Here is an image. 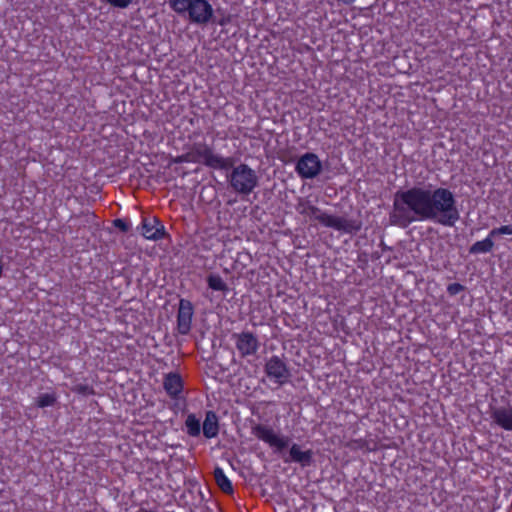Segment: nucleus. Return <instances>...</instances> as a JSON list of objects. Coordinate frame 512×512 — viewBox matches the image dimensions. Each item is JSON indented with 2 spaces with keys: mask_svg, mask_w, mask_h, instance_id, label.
<instances>
[{
  "mask_svg": "<svg viewBox=\"0 0 512 512\" xmlns=\"http://www.w3.org/2000/svg\"><path fill=\"white\" fill-rule=\"evenodd\" d=\"M448 211V188L435 190L412 187L394 195L389 220L392 225L407 228L415 221L436 218Z\"/></svg>",
  "mask_w": 512,
  "mask_h": 512,
  "instance_id": "nucleus-1",
  "label": "nucleus"
},
{
  "mask_svg": "<svg viewBox=\"0 0 512 512\" xmlns=\"http://www.w3.org/2000/svg\"><path fill=\"white\" fill-rule=\"evenodd\" d=\"M296 210L303 216H310L327 228L335 229L345 234H355L362 228V222L358 219H348L322 212L309 200L299 199Z\"/></svg>",
  "mask_w": 512,
  "mask_h": 512,
  "instance_id": "nucleus-2",
  "label": "nucleus"
},
{
  "mask_svg": "<svg viewBox=\"0 0 512 512\" xmlns=\"http://www.w3.org/2000/svg\"><path fill=\"white\" fill-rule=\"evenodd\" d=\"M190 157L194 164H202L214 170H230L234 165L233 157H224L214 152L213 146L205 140L195 141L188 147Z\"/></svg>",
  "mask_w": 512,
  "mask_h": 512,
  "instance_id": "nucleus-3",
  "label": "nucleus"
},
{
  "mask_svg": "<svg viewBox=\"0 0 512 512\" xmlns=\"http://www.w3.org/2000/svg\"><path fill=\"white\" fill-rule=\"evenodd\" d=\"M230 169L227 182L235 193L247 196L258 186V175L248 164L240 163L237 166L233 165Z\"/></svg>",
  "mask_w": 512,
  "mask_h": 512,
  "instance_id": "nucleus-4",
  "label": "nucleus"
},
{
  "mask_svg": "<svg viewBox=\"0 0 512 512\" xmlns=\"http://www.w3.org/2000/svg\"><path fill=\"white\" fill-rule=\"evenodd\" d=\"M264 372L266 376L276 384H285L289 382L291 377V371L285 358L277 355H273L267 359Z\"/></svg>",
  "mask_w": 512,
  "mask_h": 512,
  "instance_id": "nucleus-5",
  "label": "nucleus"
},
{
  "mask_svg": "<svg viewBox=\"0 0 512 512\" xmlns=\"http://www.w3.org/2000/svg\"><path fill=\"white\" fill-rule=\"evenodd\" d=\"M235 348L241 358L253 357L258 353L260 341L251 331H242L232 334Z\"/></svg>",
  "mask_w": 512,
  "mask_h": 512,
  "instance_id": "nucleus-6",
  "label": "nucleus"
},
{
  "mask_svg": "<svg viewBox=\"0 0 512 512\" xmlns=\"http://www.w3.org/2000/svg\"><path fill=\"white\" fill-rule=\"evenodd\" d=\"M295 171L302 179H313L322 171V162L317 154L307 152L298 159Z\"/></svg>",
  "mask_w": 512,
  "mask_h": 512,
  "instance_id": "nucleus-7",
  "label": "nucleus"
},
{
  "mask_svg": "<svg viewBox=\"0 0 512 512\" xmlns=\"http://www.w3.org/2000/svg\"><path fill=\"white\" fill-rule=\"evenodd\" d=\"M252 434L258 439L268 444L271 448L277 451L284 450L289 443V438L286 436H279L275 433L273 428L257 424L252 427Z\"/></svg>",
  "mask_w": 512,
  "mask_h": 512,
  "instance_id": "nucleus-8",
  "label": "nucleus"
},
{
  "mask_svg": "<svg viewBox=\"0 0 512 512\" xmlns=\"http://www.w3.org/2000/svg\"><path fill=\"white\" fill-rule=\"evenodd\" d=\"M187 15L191 23L206 25L212 21L214 9L208 0H192Z\"/></svg>",
  "mask_w": 512,
  "mask_h": 512,
  "instance_id": "nucleus-9",
  "label": "nucleus"
},
{
  "mask_svg": "<svg viewBox=\"0 0 512 512\" xmlns=\"http://www.w3.org/2000/svg\"><path fill=\"white\" fill-rule=\"evenodd\" d=\"M137 229L146 240L150 241H159L168 236L165 226L156 216H143Z\"/></svg>",
  "mask_w": 512,
  "mask_h": 512,
  "instance_id": "nucleus-10",
  "label": "nucleus"
},
{
  "mask_svg": "<svg viewBox=\"0 0 512 512\" xmlns=\"http://www.w3.org/2000/svg\"><path fill=\"white\" fill-rule=\"evenodd\" d=\"M194 306L188 299H180L176 316L177 331L181 335H187L192 327Z\"/></svg>",
  "mask_w": 512,
  "mask_h": 512,
  "instance_id": "nucleus-11",
  "label": "nucleus"
},
{
  "mask_svg": "<svg viewBox=\"0 0 512 512\" xmlns=\"http://www.w3.org/2000/svg\"><path fill=\"white\" fill-rule=\"evenodd\" d=\"M491 418L493 421L505 430L512 431V405L504 407L501 406L494 407V410H491Z\"/></svg>",
  "mask_w": 512,
  "mask_h": 512,
  "instance_id": "nucleus-12",
  "label": "nucleus"
},
{
  "mask_svg": "<svg viewBox=\"0 0 512 512\" xmlns=\"http://www.w3.org/2000/svg\"><path fill=\"white\" fill-rule=\"evenodd\" d=\"M291 461L300 464L302 467L310 466L313 462V451L307 449L301 450L300 445L294 443L289 450Z\"/></svg>",
  "mask_w": 512,
  "mask_h": 512,
  "instance_id": "nucleus-13",
  "label": "nucleus"
},
{
  "mask_svg": "<svg viewBox=\"0 0 512 512\" xmlns=\"http://www.w3.org/2000/svg\"><path fill=\"white\" fill-rule=\"evenodd\" d=\"M218 433L219 425L217 416L214 412L208 411L203 422V434L206 438L211 439L216 437Z\"/></svg>",
  "mask_w": 512,
  "mask_h": 512,
  "instance_id": "nucleus-14",
  "label": "nucleus"
},
{
  "mask_svg": "<svg viewBox=\"0 0 512 512\" xmlns=\"http://www.w3.org/2000/svg\"><path fill=\"white\" fill-rule=\"evenodd\" d=\"M509 397H510V393L506 389L492 388L491 389V401L489 403L490 411L494 410V407H496L498 405L501 406V404L504 407L510 406L511 404L509 401Z\"/></svg>",
  "mask_w": 512,
  "mask_h": 512,
  "instance_id": "nucleus-15",
  "label": "nucleus"
},
{
  "mask_svg": "<svg viewBox=\"0 0 512 512\" xmlns=\"http://www.w3.org/2000/svg\"><path fill=\"white\" fill-rule=\"evenodd\" d=\"M214 479L218 487L227 494L233 493V485L229 478L226 476L224 470L220 467L214 469Z\"/></svg>",
  "mask_w": 512,
  "mask_h": 512,
  "instance_id": "nucleus-16",
  "label": "nucleus"
},
{
  "mask_svg": "<svg viewBox=\"0 0 512 512\" xmlns=\"http://www.w3.org/2000/svg\"><path fill=\"white\" fill-rule=\"evenodd\" d=\"M186 432L191 437H198L201 433V423L195 414H189L185 420Z\"/></svg>",
  "mask_w": 512,
  "mask_h": 512,
  "instance_id": "nucleus-17",
  "label": "nucleus"
},
{
  "mask_svg": "<svg viewBox=\"0 0 512 512\" xmlns=\"http://www.w3.org/2000/svg\"><path fill=\"white\" fill-rule=\"evenodd\" d=\"M492 237L488 235L485 239L475 242L469 249L471 254L488 253L493 249Z\"/></svg>",
  "mask_w": 512,
  "mask_h": 512,
  "instance_id": "nucleus-18",
  "label": "nucleus"
},
{
  "mask_svg": "<svg viewBox=\"0 0 512 512\" xmlns=\"http://www.w3.org/2000/svg\"><path fill=\"white\" fill-rule=\"evenodd\" d=\"M207 284L213 291L225 292L228 290L227 284L224 282L222 277L218 274H210L207 277Z\"/></svg>",
  "mask_w": 512,
  "mask_h": 512,
  "instance_id": "nucleus-19",
  "label": "nucleus"
},
{
  "mask_svg": "<svg viewBox=\"0 0 512 512\" xmlns=\"http://www.w3.org/2000/svg\"><path fill=\"white\" fill-rule=\"evenodd\" d=\"M192 0H168L170 8L179 15L187 14Z\"/></svg>",
  "mask_w": 512,
  "mask_h": 512,
  "instance_id": "nucleus-20",
  "label": "nucleus"
},
{
  "mask_svg": "<svg viewBox=\"0 0 512 512\" xmlns=\"http://www.w3.org/2000/svg\"><path fill=\"white\" fill-rule=\"evenodd\" d=\"M57 401V396L55 393H45L38 396L36 404L40 408H45L49 406H53Z\"/></svg>",
  "mask_w": 512,
  "mask_h": 512,
  "instance_id": "nucleus-21",
  "label": "nucleus"
},
{
  "mask_svg": "<svg viewBox=\"0 0 512 512\" xmlns=\"http://www.w3.org/2000/svg\"><path fill=\"white\" fill-rule=\"evenodd\" d=\"M162 384H184V379L182 378L179 371L171 370L169 372L163 373Z\"/></svg>",
  "mask_w": 512,
  "mask_h": 512,
  "instance_id": "nucleus-22",
  "label": "nucleus"
},
{
  "mask_svg": "<svg viewBox=\"0 0 512 512\" xmlns=\"http://www.w3.org/2000/svg\"><path fill=\"white\" fill-rule=\"evenodd\" d=\"M490 237H496L499 235H512V225H504L498 228H493L489 232Z\"/></svg>",
  "mask_w": 512,
  "mask_h": 512,
  "instance_id": "nucleus-23",
  "label": "nucleus"
},
{
  "mask_svg": "<svg viewBox=\"0 0 512 512\" xmlns=\"http://www.w3.org/2000/svg\"><path fill=\"white\" fill-rule=\"evenodd\" d=\"M113 225L124 233L128 232L130 229V224L126 220L120 218L115 219L113 221Z\"/></svg>",
  "mask_w": 512,
  "mask_h": 512,
  "instance_id": "nucleus-24",
  "label": "nucleus"
},
{
  "mask_svg": "<svg viewBox=\"0 0 512 512\" xmlns=\"http://www.w3.org/2000/svg\"><path fill=\"white\" fill-rule=\"evenodd\" d=\"M193 158L190 157V154L188 152V150L181 154V155H178L176 156L174 159H173V162L174 163H177V164H180V163H193Z\"/></svg>",
  "mask_w": 512,
  "mask_h": 512,
  "instance_id": "nucleus-25",
  "label": "nucleus"
},
{
  "mask_svg": "<svg viewBox=\"0 0 512 512\" xmlns=\"http://www.w3.org/2000/svg\"><path fill=\"white\" fill-rule=\"evenodd\" d=\"M184 386H164L167 393L171 396H177L178 394L182 393Z\"/></svg>",
  "mask_w": 512,
  "mask_h": 512,
  "instance_id": "nucleus-26",
  "label": "nucleus"
},
{
  "mask_svg": "<svg viewBox=\"0 0 512 512\" xmlns=\"http://www.w3.org/2000/svg\"><path fill=\"white\" fill-rule=\"evenodd\" d=\"M74 390L80 394L94 393L93 386H75Z\"/></svg>",
  "mask_w": 512,
  "mask_h": 512,
  "instance_id": "nucleus-27",
  "label": "nucleus"
},
{
  "mask_svg": "<svg viewBox=\"0 0 512 512\" xmlns=\"http://www.w3.org/2000/svg\"><path fill=\"white\" fill-rule=\"evenodd\" d=\"M462 290V286L460 284H450V294H457Z\"/></svg>",
  "mask_w": 512,
  "mask_h": 512,
  "instance_id": "nucleus-28",
  "label": "nucleus"
},
{
  "mask_svg": "<svg viewBox=\"0 0 512 512\" xmlns=\"http://www.w3.org/2000/svg\"><path fill=\"white\" fill-rule=\"evenodd\" d=\"M452 195L450 194V215H449V218H450V224L452 223V220L455 218L454 217V213H453V210H452Z\"/></svg>",
  "mask_w": 512,
  "mask_h": 512,
  "instance_id": "nucleus-29",
  "label": "nucleus"
},
{
  "mask_svg": "<svg viewBox=\"0 0 512 512\" xmlns=\"http://www.w3.org/2000/svg\"><path fill=\"white\" fill-rule=\"evenodd\" d=\"M340 4L350 6L352 5L356 0H337Z\"/></svg>",
  "mask_w": 512,
  "mask_h": 512,
  "instance_id": "nucleus-30",
  "label": "nucleus"
},
{
  "mask_svg": "<svg viewBox=\"0 0 512 512\" xmlns=\"http://www.w3.org/2000/svg\"><path fill=\"white\" fill-rule=\"evenodd\" d=\"M441 222L443 224H445V225L448 224V216L447 215H443V218H442Z\"/></svg>",
  "mask_w": 512,
  "mask_h": 512,
  "instance_id": "nucleus-31",
  "label": "nucleus"
}]
</instances>
